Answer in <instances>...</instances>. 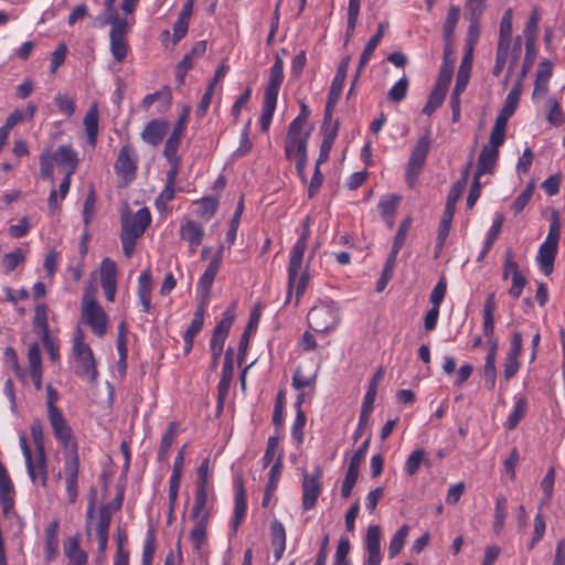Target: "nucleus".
Returning a JSON list of instances; mask_svg holds the SVG:
<instances>
[{"instance_id":"79ce46f5","label":"nucleus","mask_w":565,"mask_h":565,"mask_svg":"<svg viewBox=\"0 0 565 565\" xmlns=\"http://www.w3.org/2000/svg\"><path fill=\"white\" fill-rule=\"evenodd\" d=\"M383 377H384L383 369H379L372 376L370 384H369V388L363 398V403H362L363 408L373 411V405H374L375 397L377 394V387H379V384L381 383V381L383 380Z\"/></svg>"},{"instance_id":"f257e3e1","label":"nucleus","mask_w":565,"mask_h":565,"mask_svg":"<svg viewBox=\"0 0 565 565\" xmlns=\"http://www.w3.org/2000/svg\"><path fill=\"white\" fill-rule=\"evenodd\" d=\"M31 437L34 443L35 451L32 452L24 433L19 435V444L25 460L28 476L33 484L40 483L45 487L47 483V465L44 447V431L40 420H33L30 426Z\"/></svg>"},{"instance_id":"e433bc0d","label":"nucleus","mask_w":565,"mask_h":565,"mask_svg":"<svg viewBox=\"0 0 565 565\" xmlns=\"http://www.w3.org/2000/svg\"><path fill=\"white\" fill-rule=\"evenodd\" d=\"M282 461L278 458L270 468L269 479L267 481L262 504L268 507L273 499V495L277 489L278 480L281 473Z\"/></svg>"},{"instance_id":"473e14b6","label":"nucleus","mask_w":565,"mask_h":565,"mask_svg":"<svg viewBox=\"0 0 565 565\" xmlns=\"http://www.w3.org/2000/svg\"><path fill=\"white\" fill-rule=\"evenodd\" d=\"M499 343H493V345L489 347V351L486 355L484 366H483V377L486 386L489 390H493L497 382V367L495 360L498 353Z\"/></svg>"},{"instance_id":"4be33fe9","label":"nucleus","mask_w":565,"mask_h":565,"mask_svg":"<svg viewBox=\"0 0 565 565\" xmlns=\"http://www.w3.org/2000/svg\"><path fill=\"white\" fill-rule=\"evenodd\" d=\"M194 524L190 531V540L195 553L204 556L207 548V522L209 520L192 519Z\"/></svg>"},{"instance_id":"5fc2aeb1","label":"nucleus","mask_w":565,"mask_h":565,"mask_svg":"<svg viewBox=\"0 0 565 565\" xmlns=\"http://www.w3.org/2000/svg\"><path fill=\"white\" fill-rule=\"evenodd\" d=\"M401 196L397 194H387L382 196L377 204L381 216H390V214H395Z\"/></svg>"},{"instance_id":"13d9d810","label":"nucleus","mask_w":565,"mask_h":565,"mask_svg":"<svg viewBox=\"0 0 565 565\" xmlns=\"http://www.w3.org/2000/svg\"><path fill=\"white\" fill-rule=\"evenodd\" d=\"M554 482H555V470L554 468H550L541 481V489L543 491V497L541 499V504H547L554 491Z\"/></svg>"},{"instance_id":"9d476101","label":"nucleus","mask_w":565,"mask_h":565,"mask_svg":"<svg viewBox=\"0 0 565 565\" xmlns=\"http://www.w3.org/2000/svg\"><path fill=\"white\" fill-rule=\"evenodd\" d=\"M53 435L60 445L68 452L70 456L77 455V443L74 438L73 430L61 411H54L47 414Z\"/></svg>"},{"instance_id":"39448f33","label":"nucleus","mask_w":565,"mask_h":565,"mask_svg":"<svg viewBox=\"0 0 565 565\" xmlns=\"http://www.w3.org/2000/svg\"><path fill=\"white\" fill-rule=\"evenodd\" d=\"M97 288L89 284L82 298V321L86 323L94 334L102 338L108 329V316L103 307L96 301Z\"/></svg>"},{"instance_id":"dca6fc26","label":"nucleus","mask_w":565,"mask_h":565,"mask_svg":"<svg viewBox=\"0 0 565 565\" xmlns=\"http://www.w3.org/2000/svg\"><path fill=\"white\" fill-rule=\"evenodd\" d=\"M381 529L379 525H371L367 529L365 537V558L364 565H380L382 562L381 553Z\"/></svg>"},{"instance_id":"4d7b16f0","label":"nucleus","mask_w":565,"mask_h":565,"mask_svg":"<svg viewBox=\"0 0 565 565\" xmlns=\"http://www.w3.org/2000/svg\"><path fill=\"white\" fill-rule=\"evenodd\" d=\"M182 136L170 134L169 138L166 141L163 156L167 158L169 162L179 161L178 149L181 143Z\"/></svg>"},{"instance_id":"6e6552de","label":"nucleus","mask_w":565,"mask_h":565,"mask_svg":"<svg viewBox=\"0 0 565 565\" xmlns=\"http://www.w3.org/2000/svg\"><path fill=\"white\" fill-rule=\"evenodd\" d=\"M307 319L315 332H328L339 323V308L332 301H320L309 310Z\"/></svg>"},{"instance_id":"338daca9","label":"nucleus","mask_w":565,"mask_h":565,"mask_svg":"<svg viewBox=\"0 0 565 565\" xmlns=\"http://www.w3.org/2000/svg\"><path fill=\"white\" fill-rule=\"evenodd\" d=\"M512 9L505 10L500 22L499 41H513L512 39Z\"/></svg>"},{"instance_id":"7ed1b4c3","label":"nucleus","mask_w":565,"mask_h":565,"mask_svg":"<svg viewBox=\"0 0 565 565\" xmlns=\"http://www.w3.org/2000/svg\"><path fill=\"white\" fill-rule=\"evenodd\" d=\"M284 82V61L280 56L275 57V62L269 70V75L264 93L262 105V115L259 118L263 131H268L277 106L278 94Z\"/></svg>"},{"instance_id":"f3484780","label":"nucleus","mask_w":565,"mask_h":565,"mask_svg":"<svg viewBox=\"0 0 565 565\" xmlns=\"http://www.w3.org/2000/svg\"><path fill=\"white\" fill-rule=\"evenodd\" d=\"M116 173L126 180L134 178L137 170V156L130 145L120 148L116 163Z\"/></svg>"},{"instance_id":"1a4fd4ad","label":"nucleus","mask_w":565,"mask_h":565,"mask_svg":"<svg viewBox=\"0 0 565 565\" xmlns=\"http://www.w3.org/2000/svg\"><path fill=\"white\" fill-rule=\"evenodd\" d=\"M430 145L431 134L429 130H427L417 139L415 146L412 149L405 174V181L411 188L415 186L417 179L422 173Z\"/></svg>"},{"instance_id":"9b49d317","label":"nucleus","mask_w":565,"mask_h":565,"mask_svg":"<svg viewBox=\"0 0 565 565\" xmlns=\"http://www.w3.org/2000/svg\"><path fill=\"white\" fill-rule=\"evenodd\" d=\"M109 23L111 24L109 32L110 52L114 60L121 63L128 53L127 32L128 23L126 20L113 18Z\"/></svg>"},{"instance_id":"3c124183","label":"nucleus","mask_w":565,"mask_h":565,"mask_svg":"<svg viewBox=\"0 0 565 565\" xmlns=\"http://www.w3.org/2000/svg\"><path fill=\"white\" fill-rule=\"evenodd\" d=\"M57 531H58V522L56 520L52 521L45 530L46 537V557L50 559L53 557L57 550L58 541H57Z\"/></svg>"},{"instance_id":"4468645a","label":"nucleus","mask_w":565,"mask_h":565,"mask_svg":"<svg viewBox=\"0 0 565 565\" xmlns=\"http://www.w3.org/2000/svg\"><path fill=\"white\" fill-rule=\"evenodd\" d=\"M310 131L289 126L285 141V152L288 159L307 156V143Z\"/></svg>"},{"instance_id":"a19ab883","label":"nucleus","mask_w":565,"mask_h":565,"mask_svg":"<svg viewBox=\"0 0 565 565\" xmlns=\"http://www.w3.org/2000/svg\"><path fill=\"white\" fill-rule=\"evenodd\" d=\"M271 543L275 546V556L279 559L286 550V531L284 525L274 521L271 524Z\"/></svg>"},{"instance_id":"6e6d98bb","label":"nucleus","mask_w":565,"mask_h":565,"mask_svg":"<svg viewBox=\"0 0 565 565\" xmlns=\"http://www.w3.org/2000/svg\"><path fill=\"white\" fill-rule=\"evenodd\" d=\"M25 255L21 248H15L13 252L8 253L2 258V266L6 273L13 271L19 265L23 264Z\"/></svg>"},{"instance_id":"a211bd4d","label":"nucleus","mask_w":565,"mask_h":565,"mask_svg":"<svg viewBox=\"0 0 565 565\" xmlns=\"http://www.w3.org/2000/svg\"><path fill=\"white\" fill-rule=\"evenodd\" d=\"M235 305H232L225 310L222 319L217 322L210 342V348L223 349L225 340L228 335L230 329L235 320Z\"/></svg>"},{"instance_id":"bf43d9fd","label":"nucleus","mask_w":565,"mask_h":565,"mask_svg":"<svg viewBox=\"0 0 565 565\" xmlns=\"http://www.w3.org/2000/svg\"><path fill=\"white\" fill-rule=\"evenodd\" d=\"M281 460L280 451H279V439L275 436L268 438L267 447L263 457L264 467L269 466L277 459Z\"/></svg>"},{"instance_id":"2eb2a0df","label":"nucleus","mask_w":565,"mask_h":565,"mask_svg":"<svg viewBox=\"0 0 565 565\" xmlns=\"http://www.w3.org/2000/svg\"><path fill=\"white\" fill-rule=\"evenodd\" d=\"M100 286L108 301H115L117 291V266L110 258H104L100 264Z\"/></svg>"},{"instance_id":"4c0bfd02","label":"nucleus","mask_w":565,"mask_h":565,"mask_svg":"<svg viewBox=\"0 0 565 565\" xmlns=\"http://www.w3.org/2000/svg\"><path fill=\"white\" fill-rule=\"evenodd\" d=\"M247 511L246 495L243 486H239L235 493V505L232 521L233 531L236 532L243 522Z\"/></svg>"},{"instance_id":"09e8293b","label":"nucleus","mask_w":565,"mask_h":565,"mask_svg":"<svg viewBox=\"0 0 565 565\" xmlns=\"http://www.w3.org/2000/svg\"><path fill=\"white\" fill-rule=\"evenodd\" d=\"M54 161L50 150H44L40 154V175L51 183L54 181Z\"/></svg>"},{"instance_id":"0eeeda50","label":"nucleus","mask_w":565,"mask_h":565,"mask_svg":"<svg viewBox=\"0 0 565 565\" xmlns=\"http://www.w3.org/2000/svg\"><path fill=\"white\" fill-rule=\"evenodd\" d=\"M467 178H468V170L465 171L462 181H459L456 184H454L449 191L448 196H447L445 211H444V214H443V217H441V221L439 224V228H438V234H437V244H436L437 253L441 252L445 241L449 235L451 222H452L455 210H456V204H457L458 200L460 199V196L462 195V192L466 186Z\"/></svg>"},{"instance_id":"69168bd1","label":"nucleus","mask_w":565,"mask_h":565,"mask_svg":"<svg viewBox=\"0 0 565 565\" xmlns=\"http://www.w3.org/2000/svg\"><path fill=\"white\" fill-rule=\"evenodd\" d=\"M306 423L307 416L305 412L302 409H298L291 426V437L297 441V444H302L303 441V428Z\"/></svg>"},{"instance_id":"f704fd0d","label":"nucleus","mask_w":565,"mask_h":565,"mask_svg":"<svg viewBox=\"0 0 565 565\" xmlns=\"http://www.w3.org/2000/svg\"><path fill=\"white\" fill-rule=\"evenodd\" d=\"M64 553L68 558L67 565H86L87 554L81 548L76 536L68 537L64 544Z\"/></svg>"},{"instance_id":"aec40b11","label":"nucleus","mask_w":565,"mask_h":565,"mask_svg":"<svg viewBox=\"0 0 565 565\" xmlns=\"http://www.w3.org/2000/svg\"><path fill=\"white\" fill-rule=\"evenodd\" d=\"M494 312H495V296L494 292L488 295L483 310H482V331L489 345L498 343V339L494 337Z\"/></svg>"},{"instance_id":"58836bf2","label":"nucleus","mask_w":565,"mask_h":565,"mask_svg":"<svg viewBox=\"0 0 565 565\" xmlns=\"http://www.w3.org/2000/svg\"><path fill=\"white\" fill-rule=\"evenodd\" d=\"M526 408H527V402H526L525 397L522 395L514 396L513 408H512V412L510 413V415L508 416V419L505 423V428L509 430L514 429L518 426V424L520 423V420L523 418V416L525 415Z\"/></svg>"},{"instance_id":"bb28decb","label":"nucleus","mask_w":565,"mask_h":565,"mask_svg":"<svg viewBox=\"0 0 565 565\" xmlns=\"http://www.w3.org/2000/svg\"><path fill=\"white\" fill-rule=\"evenodd\" d=\"M205 302L203 301L194 312V317L183 334L184 350L189 352L193 347L194 337L201 331L204 323Z\"/></svg>"},{"instance_id":"052dcab7","label":"nucleus","mask_w":565,"mask_h":565,"mask_svg":"<svg viewBox=\"0 0 565 565\" xmlns=\"http://www.w3.org/2000/svg\"><path fill=\"white\" fill-rule=\"evenodd\" d=\"M156 550V536L154 531L149 529L147 531V535L143 543L142 548V565H151L153 559V554Z\"/></svg>"},{"instance_id":"393cba45","label":"nucleus","mask_w":565,"mask_h":565,"mask_svg":"<svg viewBox=\"0 0 565 565\" xmlns=\"http://www.w3.org/2000/svg\"><path fill=\"white\" fill-rule=\"evenodd\" d=\"M180 236L189 244L191 253H194L203 241L204 228L194 221H186L180 227Z\"/></svg>"},{"instance_id":"7c9ffc66","label":"nucleus","mask_w":565,"mask_h":565,"mask_svg":"<svg viewBox=\"0 0 565 565\" xmlns=\"http://www.w3.org/2000/svg\"><path fill=\"white\" fill-rule=\"evenodd\" d=\"M13 483L6 467L0 462V503L4 512L13 507Z\"/></svg>"},{"instance_id":"49530a36","label":"nucleus","mask_w":565,"mask_h":565,"mask_svg":"<svg viewBox=\"0 0 565 565\" xmlns=\"http://www.w3.org/2000/svg\"><path fill=\"white\" fill-rule=\"evenodd\" d=\"M522 90L523 86L520 83H514L500 111L512 116L519 106Z\"/></svg>"},{"instance_id":"cd10ccee","label":"nucleus","mask_w":565,"mask_h":565,"mask_svg":"<svg viewBox=\"0 0 565 565\" xmlns=\"http://www.w3.org/2000/svg\"><path fill=\"white\" fill-rule=\"evenodd\" d=\"M151 289L152 277L149 269L141 271L138 277V298L142 310L147 313L151 311Z\"/></svg>"},{"instance_id":"6ab92c4d","label":"nucleus","mask_w":565,"mask_h":565,"mask_svg":"<svg viewBox=\"0 0 565 565\" xmlns=\"http://www.w3.org/2000/svg\"><path fill=\"white\" fill-rule=\"evenodd\" d=\"M522 51V38L515 36L513 41H498L497 58L508 63L510 71L514 70Z\"/></svg>"},{"instance_id":"c9c22d12","label":"nucleus","mask_w":565,"mask_h":565,"mask_svg":"<svg viewBox=\"0 0 565 565\" xmlns=\"http://www.w3.org/2000/svg\"><path fill=\"white\" fill-rule=\"evenodd\" d=\"M499 157V150L484 146L478 159L477 177L491 173Z\"/></svg>"},{"instance_id":"603ef678","label":"nucleus","mask_w":565,"mask_h":565,"mask_svg":"<svg viewBox=\"0 0 565 565\" xmlns=\"http://www.w3.org/2000/svg\"><path fill=\"white\" fill-rule=\"evenodd\" d=\"M539 29V15L537 10L535 9L531 17L529 18L526 25L524 28V36H525V46H535L536 36Z\"/></svg>"},{"instance_id":"f03ea898","label":"nucleus","mask_w":565,"mask_h":565,"mask_svg":"<svg viewBox=\"0 0 565 565\" xmlns=\"http://www.w3.org/2000/svg\"><path fill=\"white\" fill-rule=\"evenodd\" d=\"M308 232L301 234L292 246L289 255L288 264V295L287 301L291 297L292 292H296V302L303 296L310 276L307 268L303 267V257L307 248Z\"/></svg>"},{"instance_id":"de8ad7c7","label":"nucleus","mask_w":565,"mask_h":565,"mask_svg":"<svg viewBox=\"0 0 565 565\" xmlns=\"http://www.w3.org/2000/svg\"><path fill=\"white\" fill-rule=\"evenodd\" d=\"M409 527L408 525L404 524L399 527V530L395 533V535L392 537L388 546V556L391 558H394L402 548L405 545L406 537L408 535Z\"/></svg>"},{"instance_id":"0e129e2a","label":"nucleus","mask_w":565,"mask_h":565,"mask_svg":"<svg viewBox=\"0 0 565 565\" xmlns=\"http://www.w3.org/2000/svg\"><path fill=\"white\" fill-rule=\"evenodd\" d=\"M535 183L531 181L525 189L522 191L520 195L515 199L512 204V210L515 214H519L523 211L526 204L531 201L534 192Z\"/></svg>"},{"instance_id":"20e7f679","label":"nucleus","mask_w":565,"mask_h":565,"mask_svg":"<svg viewBox=\"0 0 565 565\" xmlns=\"http://www.w3.org/2000/svg\"><path fill=\"white\" fill-rule=\"evenodd\" d=\"M72 353L74 359V373L90 383L96 382L98 371L96 360L89 344L85 342L84 332L77 329L72 345Z\"/></svg>"},{"instance_id":"ea45409f","label":"nucleus","mask_w":565,"mask_h":565,"mask_svg":"<svg viewBox=\"0 0 565 565\" xmlns=\"http://www.w3.org/2000/svg\"><path fill=\"white\" fill-rule=\"evenodd\" d=\"M84 126L90 145L96 143L98 135V107L93 104L84 117Z\"/></svg>"},{"instance_id":"2f4dec72","label":"nucleus","mask_w":565,"mask_h":565,"mask_svg":"<svg viewBox=\"0 0 565 565\" xmlns=\"http://www.w3.org/2000/svg\"><path fill=\"white\" fill-rule=\"evenodd\" d=\"M211 489L196 488L194 503L191 510V519L209 520V492Z\"/></svg>"},{"instance_id":"72a5a7b5","label":"nucleus","mask_w":565,"mask_h":565,"mask_svg":"<svg viewBox=\"0 0 565 565\" xmlns=\"http://www.w3.org/2000/svg\"><path fill=\"white\" fill-rule=\"evenodd\" d=\"M234 375V351L228 348L225 352V360L222 367V376L218 382V393L224 396L230 387Z\"/></svg>"},{"instance_id":"412c9836","label":"nucleus","mask_w":565,"mask_h":565,"mask_svg":"<svg viewBox=\"0 0 565 565\" xmlns=\"http://www.w3.org/2000/svg\"><path fill=\"white\" fill-rule=\"evenodd\" d=\"M222 249L221 246L216 255L212 258L210 264L207 265L206 269L204 270L203 275L201 276L199 282H198V289L203 295L204 301L206 300L209 292L211 290V287L214 282V279L216 277V274L221 267L222 264Z\"/></svg>"},{"instance_id":"5701e85b","label":"nucleus","mask_w":565,"mask_h":565,"mask_svg":"<svg viewBox=\"0 0 565 565\" xmlns=\"http://www.w3.org/2000/svg\"><path fill=\"white\" fill-rule=\"evenodd\" d=\"M65 483L66 492L70 502H75L77 499V477H78V457L77 455L70 456L65 460Z\"/></svg>"},{"instance_id":"c03bdc74","label":"nucleus","mask_w":565,"mask_h":565,"mask_svg":"<svg viewBox=\"0 0 565 565\" xmlns=\"http://www.w3.org/2000/svg\"><path fill=\"white\" fill-rule=\"evenodd\" d=\"M508 515L507 511V499L504 495L500 494L495 499V509H494V521H493V531L497 535H499L505 524V519Z\"/></svg>"},{"instance_id":"423d86ee","label":"nucleus","mask_w":565,"mask_h":565,"mask_svg":"<svg viewBox=\"0 0 565 565\" xmlns=\"http://www.w3.org/2000/svg\"><path fill=\"white\" fill-rule=\"evenodd\" d=\"M559 238L561 223L557 217H554L550 224L547 236L541 244L536 256L539 268L545 276H550L553 273Z\"/></svg>"},{"instance_id":"b1692460","label":"nucleus","mask_w":565,"mask_h":565,"mask_svg":"<svg viewBox=\"0 0 565 565\" xmlns=\"http://www.w3.org/2000/svg\"><path fill=\"white\" fill-rule=\"evenodd\" d=\"M168 129V121L153 119L145 126L141 132V139L151 146H158L167 135Z\"/></svg>"},{"instance_id":"37998d69","label":"nucleus","mask_w":565,"mask_h":565,"mask_svg":"<svg viewBox=\"0 0 565 565\" xmlns=\"http://www.w3.org/2000/svg\"><path fill=\"white\" fill-rule=\"evenodd\" d=\"M178 434V425L175 423H170L166 433L163 434L160 443V447L158 450V459L163 461L167 459L169 450L173 445L175 437Z\"/></svg>"},{"instance_id":"a18cd8bd","label":"nucleus","mask_w":565,"mask_h":565,"mask_svg":"<svg viewBox=\"0 0 565 565\" xmlns=\"http://www.w3.org/2000/svg\"><path fill=\"white\" fill-rule=\"evenodd\" d=\"M36 111V106L33 103H29L25 111L21 109L13 110L7 118L3 127L10 131L15 125L23 121L24 119H32Z\"/></svg>"},{"instance_id":"774afa93","label":"nucleus","mask_w":565,"mask_h":565,"mask_svg":"<svg viewBox=\"0 0 565 565\" xmlns=\"http://www.w3.org/2000/svg\"><path fill=\"white\" fill-rule=\"evenodd\" d=\"M445 96L446 93L443 92V88H434L426 106L423 108V113L430 116L444 103Z\"/></svg>"},{"instance_id":"c85d7f7f","label":"nucleus","mask_w":565,"mask_h":565,"mask_svg":"<svg viewBox=\"0 0 565 565\" xmlns=\"http://www.w3.org/2000/svg\"><path fill=\"white\" fill-rule=\"evenodd\" d=\"M54 160L58 161L65 167V174L73 175L78 166L77 152L70 145H62L58 147L55 154H52Z\"/></svg>"},{"instance_id":"c756f323","label":"nucleus","mask_w":565,"mask_h":565,"mask_svg":"<svg viewBox=\"0 0 565 565\" xmlns=\"http://www.w3.org/2000/svg\"><path fill=\"white\" fill-rule=\"evenodd\" d=\"M386 26H387L386 23H380L379 26H377V31H376L375 35H373L369 40V42L366 43V45H365V47H364V50L362 52L361 58H360V63H359V67H358V72H356L354 82L358 79L361 71L370 62L374 51L376 50L377 45L380 44V42H381V40H382V38L384 35Z\"/></svg>"},{"instance_id":"a878e982","label":"nucleus","mask_w":565,"mask_h":565,"mask_svg":"<svg viewBox=\"0 0 565 565\" xmlns=\"http://www.w3.org/2000/svg\"><path fill=\"white\" fill-rule=\"evenodd\" d=\"M553 63L548 60H543L539 63L535 74V87L533 90V98L543 96L548 90V82L553 74Z\"/></svg>"},{"instance_id":"ddd939ff","label":"nucleus","mask_w":565,"mask_h":565,"mask_svg":"<svg viewBox=\"0 0 565 565\" xmlns=\"http://www.w3.org/2000/svg\"><path fill=\"white\" fill-rule=\"evenodd\" d=\"M151 214L147 207L139 209L135 214L124 211L121 214V233L139 238L149 226Z\"/></svg>"},{"instance_id":"680f3d73","label":"nucleus","mask_w":565,"mask_h":565,"mask_svg":"<svg viewBox=\"0 0 565 565\" xmlns=\"http://www.w3.org/2000/svg\"><path fill=\"white\" fill-rule=\"evenodd\" d=\"M426 460L425 458V451L423 449H416L414 450L407 458L405 462V472L408 476H414L417 473L420 465Z\"/></svg>"},{"instance_id":"864d4df0","label":"nucleus","mask_w":565,"mask_h":565,"mask_svg":"<svg viewBox=\"0 0 565 565\" xmlns=\"http://www.w3.org/2000/svg\"><path fill=\"white\" fill-rule=\"evenodd\" d=\"M409 81L406 76L399 78L388 90L387 98L394 103L402 102L408 92Z\"/></svg>"},{"instance_id":"8fccbe9b","label":"nucleus","mask_w":565,"mask_h":565,"mask_svg":"<svg viewBox=\"0 0 565 565\" xmlns=\"http://www.w3.org/2000/svg\"><path fill=\"white\" fill-rule=\"evenodd\" d=\"M96 192L93 184L88 186V192L83 204V220L85 225H89L95 216Z\"/></svg>"},{"instance_id":"f8f14e48","label":"nucleus","mask_w":565,"mask_h":565,"mask_svg":"<svg viewBox=\"0 0 565 565\" xmlns=\"http://www.w3.org/2000/svg\"><path fill=\"white\" fill-rule=\"evenodd\" d=\"M321 477L322 470L320 467H316L312 475H309L307 471L302 473V497L301 504L305 511L312 510L318 501L319 495L321 494Z\"/></svg>"},{"instance_id":"e2e57ef3","label":"nucleus","mask_w":565,"mask_h":565,"mask_svg":"<svg viewBox=\"0 0 565 565\" xmlns=\"http://www.w3.org/2000/svg\"><path fill=\"white\" fill-rule=\"evenodd\" d=\"M335 137L337 128H332L329 132L324 135L322 143L320 146L319 158L316 163L321 164L329 159L330 151L332 149Z\"/></svg>"}]
</instances>
